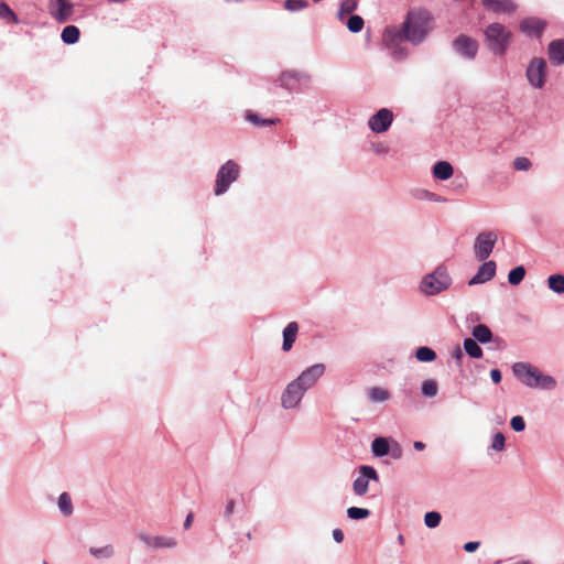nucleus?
Here are the masks:
<instances>
[{
    "mask_svg": "<svg viewBox=\"0 0 564 564\" xmlns=\"http://www.w3.org/2000/svg\"><path fill=\"white\" fill-rule=\"evenodd\" d=\"M431 29L432 17L427 10H411L408 13L402 30L387 29L383 34V42L390 48L398 46L404 40L416 44L423 41Z\"/></svg>",
    "mask_w": 564,
    "mask_h": 564,
    "instance_id": "nucleus-1",
    "label": "nucleus"
},
{
    "mask_svg": "<svg viewBox=\"0 0 564 564\" xmlns=\"http://www.w3.org/2000/svg\"><path fill=\"white\" fill-rule=\"evenodd\" d=\"M514 376L527 387L552 390L556 386L553 377L542 373L538 368L527 362H516L512 366Z\"/></svg>",
    "mask_w": 564,
    "mask_h": 564,
    "instance_id": "nucleus-2",
    "label": "nucleus"
},
{
    "mask_svg": "<svg viewBox=\"0 0 564 564\" xmlns=\"http://www.w3.org/2000/svg\"><path fill=\"white\" fill-rule=\"evenodd\" d=\"M485 36L488 47L495 54H503L511 41V33L500 23L488 25Z\"/></svg>",
    "mask_w": 564,
    "mask_h": 564,
    "instance_id": "nucleus-3",
    "label": "nucleus"
},
{
    "mask_svg": "<svg viewBox=\"0 0 564 564\" xmlns=\"http://www.w3.org/2000/svg\"><path fill=\"white\" fill-rule=\"evenodd\" d=\"M451 276L444 267H438L421 282V291L426 295H435L451 285Z\"/></svg>",
    "mask_w": 564,
    "mask_h": 564,
    "instance_id": "nucleus-4",
    "label": "nucleus"
},
{
    "mask_svg": "<svg viewBox=\"0 0 564 564\" xmlns=\"http://www.w3.org/2000/svg\"><path fill=\"white\" fill-rule=\"evenodd\" d=\"M239 176V165L228 160L218 171L215 185V195H223L231 183Z\"/></svg>",
    "mask_w": 564,
    "mask_h": 564,
    "instance_id": "nucleus-5",
    "label": "nucleus"
},
{
    "mask_svg": "<svg viewBox=\"0 0 564 564\" xmlns=\"http://www.w3.org/2000/svg\"><path fill=\"white\" fill-rule=\"evenodd\" d=\"M496 241H497V235L495 232H492V231L480 232L476 237L475 245H474L476 258L479 261L486 260L492 252Z\"/></svg>",
    "mask_w": 564,
    "mask_h": 564,
    "instance_id": "nucleus-6",
    "label": "nucleus"
},
{
    "mask_svg": "<svg viewBox=\"0 0 564 564\" xmlns=\"http://www.w3.org/2000/svg\"><path fill=\"white\" fill-rule=\"evenodd\" d=\"M48 12L58 23H65L72 18L74 6L69 0H50Z\"/></svg>",
    "mask_w": 564,
    "mask_h": 564,
    "instance_id": "nucleus-7",
    "label": "nucleus"
},
{
    "mask_svg": "<svg viewBox=\"0 0 564 564\" xmlns=\"http://www.w3.org/2000/svg\"><path fill=\"white\" fill-rule=\"evenodd\" d=\"M305 389L296 381L290 382L281 397V404L284 409L295 408L302 400Z\"/></svg>",
    "mask_w": 564,
    "mask_h": 564,
    "instance_id": "nucleus-8",
    "label": "nucleus"
},
{
    "mask_svg": "<svg viewBox=\"0 0 564 564\" xmlns=\"http://www.w3.org/2000/svg\"><path fill=\"white\" fill-rule=\"evenodd\" d=\"M546 63L543 58H533L527 68V78L535 88H542L545 79Z\"/></svg>",
    "mask_w": 564,
    "mask_h": 564,
    "instance_id": "nucleus-9",
    "label": "nucleus"
},
{
    "mask_svg": "<svg viewBox=\"0 0 564 564\" xmlns=\"http://www.w3.org/2000/svg\"><path fill=\"white\" fill-rule=\"evenodd\" d=\"M325 366L323 364H315L305 369L295 380L305 389L312 388L317 380L324 375Z\"/></svg>",
    "mask_w": 564,
    "mask_h": 564,
    "instance_id": "nucleus-10",
    "label": "nucleus"
},
{
    "mask_svg": "<svg viewBox=\"0 0 564 564\" xmlns=\"http://www.w3.org/2000/svg\"><path fill=\"white\" fill-rule=\"evenodd\" d=\"M393 113L387 108L380 109L377 113L370 117L369 127L376 133L386 132L391 126Z\"/></svg>",
    "mask_w": 564,
    "mask_h": 564,
    "instance_id": "nucleus-11",
    "label": "nucleus"
},
{
    "mask_svg": "<svg viewBox=\"0 0 564 564\" xmlns=\"http://www.w3.org/2000/svg\"><path fill=\"white\" fill-rule=\"evenodd\" d=\"M453 45L455 51L466 58H474L478 52V43L466 35H459Z\"/></svg>",
    "mask_w": 564,
    "mask_h": 564,
    "instance_id": "nucleus-12",
    "label": "nucleus"
},
{
    "mask_svg": "<svg viewBox=\"0 0 564 564\" xmlns=\"http://www.w3.org/2000/svg\"><path fill=\"white\" fill-rule=\"evenodd\" d=\"M359 470L361 476L355 479V494L365 495L368 490V480H378V474L371 466H361Z\"/></svg>",
    "mask_w": 564,
    "mask_h": 564,
    "instance_id": "nucleus-13",
    "label": "nucleus"
},
{
    "mask_svg": "<svg viewBox=\"0 0 564 564\" xmlns=\"http://www.w3.org/2000/svg\"><path fill=\"white\" fill-rule=\"evenodd\" d=\"M496 274V262L487 261L482 263L474 278L468 282L469 285L485 283L491 280Z\"/></svg>",
    "mask_w": 564,
    "mask_h": 564,
    "instance_id": "nucleus-14",
    "label": "nucleus"
},
{
    "mask_svg": "<svg viewBox=\"0 0 564 564\" xmlns=\"http://www.w3.org/2000/svg\"><path fill=\"white\" fill-rule=\"evenodd\" d=\"M482 6L494 13H511L517 6L512 0H481Z\"/></svg>",
    "mask_w": 564,
    "mask_h": 564,
    "instance_id": "nucleus-15",
    "label": "nucleus"
},
{
    "mask_svg": "<svg viewBox=\"0 0 564 564\" xmlns=\"http://www.w3.org/2000/svg\"><path fill=\"white\" fill-rule=\"evenodd\" d=\"M545 25V22L540 19L528 18L520 23V30L527 35L540 37Z\"/></svg>",
    "mask_w": 564,
    "mask_h": 564,
    "instance_id": "nucleus-16",
    "label": "nucleus"
},
{
    "mask_svg": "<svg viewBox=\"0 0 564 564\" xmlns=\"http://www.w3.org/2000/svg\"><path fill=\"white\" fill-rule=\"evenodd\" d=\"M139 539L145 543L149 547H173L176 545V541L172 538L166 536H151L144 533L139 534Z\"/></svg>",
    "mask_w": 564,
    "mask_h": 564,
    "instance_id": "nucleus-17",
    "label": "nucleus"
},
{
    "mask_svg": "<svg viewBox=\"0 0 564 564\" xmlns=\"http://www.w3.org/2000/svg\"><path fill=\"white\" fill-rule=\"evenodd\" d=\"M549 58L555 65L564 64V40H554L549 44Z\"/></svg>",
    "mask_w": 564,
    "mask_h": 564,
    "instance_id": "nucleus-18",
    "label": "nucleus"
},
{
    "mask_svg": "<svg viewBox=\"0 0 564 564\" xmlns=\"http://www.w3.org/2000/svg\"><path fill=\"white\" fill-rule=\"evenodd\" d=\"M299 333V324L296 322H291L286 325V327L283 330V345L282 349L284 351L291 350L296 336Z\"/></svg>",
    "mask_w": 564,
    "mask_h": 564,
    "instance_id": "nucleus-19",
    "label": "nucleus"
},
{
    "mask_svg": "<svg viewBox=\"0 0 564 564\" xmlns=\"http://www.w3.org/2000/svg\"><path fill=\"white\" fill-rule=\"evenodd\" d=\"M338 20L346 23L348 30L352 32V0H344L340 3Z\"/></svg>",
    "mask_w": 564,
    "mask_h": 564,
    "instance_id": "nucleus-20",
    "label": "nucleus"
},
{
    "mask_svg": "<svg viewBox=\"0 0 564 564\" xmlns=\"http://www.w3.org/2000/svg\"><path fill=\"white\" fill-rule=\"evenodd\" d=\"M453 166L446 161H438L433 166V175L437 180L446 181L453 176Z\"/></svg>",
    "mask_w": 564,
    "mask_h": 564,
    "instance_id": "nucleus-21",
    "label": "nucleus"
},
{
    "mask_svg": "<svg viewBox=\"0 0 564 564\" xmlns=\"http://www.w3.org/2000/svg\"><path fill=\"white\" fill-rule=\"evenodd\" d=\"M473 336L475 337L476 340L480 341L481 344H486L491 340L492 333L488 326L484 324H478L473 328Z\"/></svg>",
    "mask_w": 564,
    "mask_h": 564,
    "instance_id": "nucleus-22",
    "label": "nucleus"
},
{
    "mask_svg": "<svg viewBox=\"0 0 564 564\" xmlns=\"http://www.w3.org/2000/svg\"><path fill=\"white\" fill-rule=\"evenodd\" d=\"M79 29L75 25H67L63 29L61 37L66 44H75L79 40Z\"/></svg>",
    "mask_w": 564,
    "mask_h": 564,
    "instance_id": "nucleus-23",
    "label": "nucleus"
},
{
    "mask_svg": "<svg viewBox=\"0 0 564 564\" xmlns=\"http://www.w3.org/2000/svg\"><path fill=\"white\" fill-rule=\"evenodd\" d=\"M368 397L371 402H384L390 399V392L380 387H372L368 390Z\"/></svg>",
    "mask_w": 564,
    "mask_h": 564,
    "instance_id": "nucleus-24",
    "label": "nucleus"
},
{
    "mask_svg": "<svg viewBox=\"0 0 564 564\" xmlns=\"http://www.w3.org/2000/svg\"><path fill=\"white\" fill-rule=\"evenodd\" d=\"M389 443L384 437H377L371 444V449L375 456L382 457L389 453Z\"/></svg>",
    "mask_w": 564,
    "mask_h": 564,
    "instance_id": "nucleus-25",
    "label": "nucleus"
},
{
    "mask_svg": "<svg viewBox=\"0 0 564 564\" xmlns=\"http://www.w3.org/2000/svg\"><path fill=\"white\" fill-rule=\"evenodd\" d=\"M464 349L471 358H481L482 349L473 338H466L464 340Z\"/></svg>",
    "mask_w": 564,
    "mask_h": 564,
    "instance_id": "nucleus-26",
    "label": "nucleus"
},
{
    "mask_svg": "<svg viewBox=\"0 0 564 564\" xmlns=\"http://www.w3.org/2000/svg\"><path fill=\"white\" fill-rule=\"evenodd\" d=\"M549 288L555 293H564V275L553 274L547 279Z\"/></svg>",
    "mask_w": 564,
    "mask_h": 564,
    "instance_id": "nucleus-27",
    "label": "nucleus"
},
{
    "mask_svg": "<svg viewBox=\"0 0 564 564\" xmlns=\"http://www.w3.org/2000/svg\"><path fill=\"white\" fill-rule=\"evenodd\" d=\"M415 357L419 361L430 362L436 358V354L432 348L423 346L416 349Z\"/></svg>",
    "mask_w": 564,
    "mask_h": 564,
    "instance_id": "nucleus-28",
    "label": "nucleus"
},
{
    "mask_svg": "<svg viewBox=\"0 0 564 564\" xmlns=\"http://www.w3.org/2000/svg\"><path fill=\"white\" fill-rule=\"evenodd\" d=\"M58 508L65 516L73 513V505L70 497L67 492H63L58 498Z\"/></svg>",
    "mask_w": 564,
    "mask_h": 564,
    "instance_id": "nucleus-29",
    "label": "nucleus"
},
{
    "mask_svg": "<svg viewBox=\"0 0 564 564\" xmlns=\"http://www.w3.org/2000/svg\"><path fill=\"white\" fill-rule=\"evenodd\" d=\"M246 119L256 126H269L279 121V119H261L258 113L252 111H247Z\"/></svg>",
    "mask_w": 564,
    "mask_h": 564,
    "instance_id": "nucleus-30",
    "label": "nucleus"
},
{
    "mask_svg": "<svg viewBox=\"0 0 564 564\" xmlns=\"http://www.w3.org/2000/svg\"><path fill=\"white\" fill-rule=\"evenodd\" d=\"M525 275V269L522 265L516 267L508 274V281L512 285H518Z\"/></svg>",
    "mask_w": 564,
    "mask_h": 564,
    "instance_id": "nucleus-31",
    "label": "nucleus"
},
{
    "mask_svg": "<svg viewBox=\"0 0 564 564\" xmlns=\"http://www.w3.org/2000/svg\"><path fill=\"white\" fill-rule=\"evenodd\" d=\"M438 386L435 380L429 379L422 383V393L424 397L433 398L437 394Z\"/></svg>",
    "mask_w": 564,
    "mask_h": 564,
    "instance_id": "nucleus-32",
    "label": "nucleus"
},
{
    "mask_svg": "<svg viewBox=\"0 0 564 564\" xmlns=\"http://www.w3.org/2000/svg\"><path fill=\"white\" fill-rule=\"evenodd\" d=\"M90 554L95 557H111L113 555V549L111 545H106L102 547H90Z\"/></svg>",
    "mask_w": 564,
    "mask_h": 564,
    "instance_id": "nucleus-33",
    "label": "nucleus"
},
{
    "mask_svg": "<svg viewBox=\"0 0 564 564\" xmlns=\"http://www.w3.org/2000/svg\"><path fill=\"white\" fill-rule=\"evenodd\" d=\"M441 514L436 511H430L424 517L425 525L429 528H436L441 522Z\"/></svg>",
    "mask_w": 564,
    "mask_h": 564,
    "instance_id": "nucleus-34",
    "label": "nucleus"
},
{
    "mask_svg": "<svg viewBox=\"0 0 564 564\" xmlns=\"http://www.w3.org/2000/svg\"><path fill=\"white\" fill-rule=\"evenodd\" d=\"M0 18L11 20L13 23H18V17L6 3H0Z\"/></svg>",
    "mask_w": 564,
    "mask_h": 564,
    "instance_id": "nucleus-35",
    "label": "nucleus"
},
{
    "mask_svg": "<svg viewBox=\"0 0 564 564\" xmlns=\"http://www.w3.org/2000/svg\"><path fill=\"white\" fill-rule=\"evenodd\" d=\"M307 6V3L303 0H286L284 2V8L289 11H300L304 9Z\"/></svg>",
    "mask_w": 564,
    "mask_h": 564,
    "instance_id": "nucleus-36",
    "label": "nucleus"
},
{
    "mask_svg": "<svg viewBox=\"0 0 564 564\" xmlns=\"http://www.w3.org/2000/svg\"><path fill=\"white\" fill-rule=\"evenodd\" d=\"M531 166V162L528 158L519 156L513 161V167L518 171H527Z\"/></svg>",
    "mask_w": 564,
    "mask_h": 564,
    "instance_id": "nucleus-37",
    "label": "nucleus"
},
{
    "mask_svg": "<svg viewBox=\"0 0 564 564\" xmlns=\"http://www.w3.org/2000/svg\"><path fill=\"white\" fill-rule=\"evenodd\" d=\"M510 425L516 432H521L525 427V422L522 416L516 415L511 419Z\"/></svg>",
    "mask_w": 564,
    "mask_h": 564,
    "instance_id": "nucleus-38",
    "label": "nucleus"
},
{
    "mask_svg": "<svg viewBox=\"0 0 564 564\" xmlns=\"http://www.w3.org/2000/svg\"><path fill=\"white\" fill-rule=\"evenodd\" d=\"M505 442H506V438H505L503 434L502 433H497L494 436L491 447L495 451H502L503 447H505Z\"/></svg>",
    "mask_w": 564,
    "mask_h": 564,
    "instance_id": "nucleus-39",
    "label": "nucleus"
},
{
    "mask_svg": "<svg viewBox=\"0 0 564 564\" xmlns=\"http://www.w3.org/2000/svg\"><path fill=\"white\" fill-rule=\"evenodd\" d=\"M370 514L368 509L355 507V520L365 519Z\"/></svg>",
    "mask_w": 564,
    "mask_h": 564,
    "instance_id": "nucleus-40",
    "label": "nucleus"
},
{
    "mask_svg": "<svg viewBox=\"0 0 564 564\" xmlns=\"http://www.w3.org/2000/svg\"><path fill=\"white\" fill-rule=\"evenodd\" d=\"M479 545H480L479 542H474V541L473 542H467V543L464 544V550L466 552L471 553V552H475L479 547Z\"/></svg>",
    "mask_w": 564,
    "mask_h": 564,
    "instance_id": "nucleus-41",
    "label": "nucleus"
},
{
    "mask_svg": "<svg viewBox=\"0 0 564 564\" xmlns=\"http://www.w3.org/2000/svg\"><path fill=\"white\" fill-rule=\"evenodd\" d=\"M364 28V19L355 14V33L361 31Z\"/></svg>",
    "mask_w": 564,
    "mask_h": 564,
    "instance_id": "nucleus-42",
    "label": "nucleus"
},
{
    "mask_svg": "<svg viewBox=\"0 0 564 564\" xmlns=\"http://www.w3.org/2000/svg\"><path fill=\"white\" fill-rule=\"evenodd\" d=\"M490 378L495 383H499L501 381V372L498 369H492L490 371Z\"/></svg>",
    "mask_w": 564,
    "mask_h": 564,
    "instance_id": "nucleus-43",
    "label": "nucleus"
},
{
    "mask_svg": "<svg viewBox=\"0 0 564 564\" xmlns=\"http://www.w3.org/2000/svg\"><path fill=\"white\" fill-rule=\"evenodd\" d=\"M333 538H334V540H335L337 543L343 542V540H344V533H343V531H341L340 529H335V530L333 531Z\"/></svg>",
    "mask_w": 564,
    "mask_h": 564,
    "instance_id": "nucleus-44",
    "label": "nucleus"
},
{
    "mask_svg": "<svg viewBox=\"0 0 564 564\" xmlns=\"http://www.w3.org/2000/svg\"><path fill=\"white\" fill-rule=\"evenodd\" d=\"M234 509H235V500L230 499L227 502V506H226V509H225L226 517H229L234 512Z\"/></svg>",
    "mask_w": 564,
    "mask_h": 564,
    "instance_id": "nucleus-45",
    "label": "nucleus"
},
{
    "mask_svg": "<svg viewBox=\"0 0 564 564\" xmlns=\"http://www.w3.org/2000/svg\"><path fill=\"white\" fill-rule=\"evenodd\" d=\"M193 519H194V514L192 512H189L184 521V528L187 530L189 529V527L192 525V522H193Z\"/></svg>",
    "mask_w": 564,
    "mask_h": 564,
    "instance_id": "nucleus-46",
    "label": "nucleus"
},
{
    "mask_svg": "<svg viewBox=\"0 0 564 564\" xmlns=\"http://www.w3.org/2000/svg\"><path fill=\"white\" fill-rule=\"evenodd\" d=\"M413 446L416 451H423L425 448V444L420 441L414 442Z\"/></svg>",
    "mask_w": 564,
    "mask_h": 564,
    "instance_id": "nucleus-47",
    "label": "nucleus"
},
{
    "mask_svg": "<svg viewBox=\"0 0 564 564\" xmlns=\"http://www.w3.org/2000/svg\"><path fill=\"white\" fill-rule=\"evenodd\" d=\"M388 151V148L384 147V145H379L377 149H376V152L378 153H386Z\"/></svg>",
    "mask_w": 564,
    "mask_h": 564,
    "instance_id": "nucleus-48",
    "label": "nucleus"
},
{
    "mask_svg": "<svg viewBox=\"0 0 564 564\" xmlns=\"http://www.w3.org/2000/svg\"><path fill=\"white\" fill-rule=\"evenodd\" d=\"M352 514H354L352 507H350L347 509V516L349 519H352Z\"/></svg>",
    "mask_w": 564,
    "mask_h": 564,
    "instance_id": "nucleus-49",
    "label": "nucleus"
},
{
    "mask_svg": "<svg viewBox=\"0 0 564 564\" xmlns=\"http://www.w3.org/2000/svg\"><path fill=\"white\" fill-rule=\"evenodd\" d=\"M400 455H401V449H400V448H398V452H394V453H393V456H394L395 458H399V457H400Z\"/></svg>",
    "mask_w": 564,
    "mask_h": 564,
    "instance_id": "nucleus-50",
    "label": "nucleus"
},
{
    "mask_svg": "<svg viewBox=\"0 0 564 564\" xmlns=\"http://www.w3.org/2000/svg\"><path fill=\"white\" fill-rule=\"evenodd\" d=\"M514 564H531V562L530 561H520V562H517Z\"/></svg>",
    "mask_w": 564,
    "mask_h": 564,
    "instance_id": "nucleus-51",
    "label": "nucleus"
},
{
    "mask_svg": "<svg viewBox=\"0 0 564 564\" xmlns=\"http://www.w3.org/2000/svg\"><path fill=\"white\" fill-rule=\"evenodd\" d=\"M460 356H462V351H460V349H457L456 357L459 358Z\"/></svg>",
    "mask_w": 564,
    "mask_h": 564,
    "instance_id": "nucleus-52",
    "label": "nucleus"
},
{
    "mask_svg": "<svg viewBox=\"0 0 564 564\" xmlns=\"http://www.w3.org/2000/svg\"><path fill=\"white\" fill-rule=\"evenodd\" d=\"M44 564H47V563H44Z\"/></svg>",
    "mask_w": 564,
    "mask_h": 564,
    "instance_id": "nucleus-53",
    "label": "nucleus"
}]
</instances>
